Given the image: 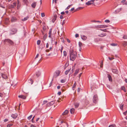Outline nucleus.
Wrapping results in <instances>:
<instances>
[{"label":"nucleus","mask_w":127,"mask_h":127,"mask_svg":"<svg viewBox=\"0 0 127 127\" xmlns=\"http://www.w3.org/2000/svg\"><path fill=\"white\" fill-rule=\"evenodd\" d=\"M66 40H67V42H68V43H70V40H69L68 39H66Z\"/></svg>","instance_id":"052dcab7"},{"label":"nucleus","mask_w":127,"mask_h":127,"mask_svg":"<svg viewBox=\"0 0 127 127\" xmlns=\"http://www.w3.org/2000/svg\"><path fill=\"white\" fill-rule=\"evenodd\" d=\"M28 82L30 84H32L33 81L31 78H30L28 80Z\"/></svg>","instance_id":"a211bd4d"},{"label":"nucleus","mask_w":127,"mask_h":127,"mask_svg":"<svg viewBox=\"0 0 127 127\" xmlns=\"http://www.w3.org/2000/svg\"><path fill=\"white\" fill-rule=\"evenodd\" d=\"M107 77L108 78L110 82H112V77L111 75L109 74H107Z\"/></svg>","instance_id":"2eb2a0df"},{"label":"nucleus","mask_w":127,"mask_h":127,"mask_svg":"<svg viewBox=\"0 0 127 127\" xmlns=\"http://www.w3.org/2000/svg\"><path fill=\"white\" fill-rule=\"evenodd\" d=\"M4 43L6 44V42L8 43L10 45H13L14 44L13 41L9 39H5L4 41Z\"/></svg>","instance_id":"f03ea898"},{"label":"nucleus","mask_w":127,"mask_h":127,"mask_svg":"<svg viewBox=\"0 0 127 127\" xmlns=\"http://www.w3.org/2000/svg\"><path fill=\"white\" fill-rule=\"evenodd\" d=\"M68 63H66L65 64L64 67L65 68H66L68 65Z\"/></svg>","instance_id":"c9c22d12"},{"label":"nucleus","mask_w":127,"mask_h":127,"mask_svg":"<svg viewBox=\"0 0 127 127\" xmlns=\"http://www.w3.org/2000/svg\"><path fill=\"white\" fill-rule=\"evenodd\" d=\"M41 41L39 40H38L37 41V44L38 45H39Z\"/></svg>","instance_id":"a19ab883"},{"label":"nucleus","mask_w":127,"mask_h":127,"mask_svg":"<svg viewBox=\"0 0 127 127\" xmlns=\"http://www.w3.org/2000/svg\"><path fill=\"white\" fill-rule=\"evenodd\" d=\"M65 23L64 20L62 22V25H63Z\"/></svg>","instance_id":"69168bd1"},{"label":"nucleus","mask_w":127,"mask_h":127,"mask_svg":"<svg viewBox=\"0 0 127 127\" xmlns=\"http://www.w3.org/2000/svg\"><path fill=\"white\" fill-rule=\"evenodd\" d=\"M30 127H36L34 126V125L32 124L31 125Z\"/></svg>","instance_id":"0e129e2a"},{"label":"nucleus","mask_w":127,"mask_h":127,"mask_svg":"<svg viewBox=\"0 0 127 127\" xmlns=\"http://www.w3.org/2000/svg\"><path fill=\"white\" fill-rule=\"evenodd\" d=\"M108 27L107 25H97L96 27V28H106Z\"/></svg>","instance_id":"20e7f679"},{"label":"nucleus","mask_w":127,"mask_h":127,"mask_svg":"<svg viewBox=\"0 0 127 127\" xmlns=\"http://www.w3.org/2000/svg\"><path fill=\"white\" fill-rule=\"evenodd\" d=\"M91 2H92L91 0L87 2L86 3V4L88 5H90L92 4L93 3H91Z\"/></svg>","instance_id":"b1692460"},{"label":"nucleus","mask_w":127,"mask_h":127,"mask_svg":"<svg viewBox=\"0 0 127 127\" xmlns=\"http://www.w3.org/2000/svg\"><path fill=\"white\" fill-rule=\"evenodd\" d=\"M47 36V35L46 34L43 36V39L45 41L46 39Z\"/></svg>","instance_id":"bb28decb"},{"label":"nucleus","mask_w":127,"mask_h":127,"mask_svg":"<svg viewBox=\"0 0 127 127\" xmlns=\"http://www.w3.org/2000/svg\"><path fill=\"white\" fill-rule=\"evenodd\" d=\"M121 89L123 90L125 92H126V90L125 87L124 86H123L121 87Z\"/></svg>","instance_id":"cd10ccee"},{"label":"nucleus","mask_w":127,"mask_h":127,"mask_svg":"<svg viewBox=\"0 0 127 127\" xmlns=\"http://www.w3.org/2000/svg\"><path fill=\"white\" fill-rule=\"evenodd\" d=\"M49 46V44L48 43H47L46 45V48H48Z\"/></svg>","instance_id":"680f3d73"},{"label":"nucleus","mask_w":127,"mask_h":127,"mask_svg":"<svg viewBox=\"0 0 127 127\" xmlns=\"http://www.w3.org/2000/svg\"><path fill=\"white\" fill-rule=\"evenodd\" d=\"M17 19L16 18L14 17H12L11 19V21L12 22H14L17 21Z\"/></svg>","instance_id":"423d86ee"},{"label":"nucleus","mask_w":127,"mask_h":127,"mask_svg":"<svg viewBox=\"0 0 127 127\" xmlns=\"http://www.w3.org/2000/svg\"><path fill=\"white\" fill-rule=\"evenodd\" d=\"M13 125V124H9L7 125V127H10L12 126Z\"/></svg>","instance_id":"72a5a7b5"},{"label":"nucleus","mask_w":127,"mask_h":127,"mask_svg":"<svg viewBox=\"0 0 127 127\" xmlns=\"http://www.w3.org/2000/svg\"><path fill=\"white\" fill-rule=\"evenodd\" d=\"M123 105H124L123 104L122 105H121L120 106V109L122 110H123Z\"/></svg>","instance_id":"a18cd8bd"},{"label":"nucleus","mask_w":127,"mask_h":127,"mask_svg":"<svg viewBox=\"0 0 127 127\" xmlns=\"http://www.w3.org/2000/svg\"><path fill=\"white\" fill-rule=\"evenodd\" d=\"M46 29V28L45 26V25H44L43 27V31H42V32L43 34H44V32L45 31Z\"/></svg>","instance_id":"6ab92c4d"},{"label":"nucleus","mask_w":127,"mask_h":127,"mask_svg":"<svg viewBox=\"0 0 127 127\" xmlns=\"http://www.w3.org/2000/svg\"><path fill=\"white\" fill-rule=\"evenodd\" d=\"M61 49H60V51H61V53H62V51H63V50L64 48V47L62 45H61Z\"/></svg>","instance_id":"473e14b6"},{"label":"nucleus","mask_w":127,"mask_h":127,"mask_svg":"<svg viewBox=\"0 0 127 127\" xmlns=\"http://www.w3.org/2000/svg\"><path fill=\"white\" fill-rule=\"evenodd\" d=\"M112 71L114 73H115L117 74L118 73V71L117 69H112Z\"/></svg>","instance_id":"9d476101"},{"label":"nucleus","mask_w":127,"mask_h":127,"mask_svg":"<svg viewBox=\"0 0 127 127\" xmlns=\"http://www.w3.org/2000/svg\"><path fill=\"white\" fill-rule=\"evenodd\" d=\"M47 102V101L46 100H44L43 101L42 105L45 104Z\"/></svg>","instance_id":"49530a36"},{"label":"nucleus","mask_w":127,"mask_h":127,"mask_svg":"<svg viewBox=\"0 0 127 127\" xmlns=\"http://www.w3.org/2000/svg\"><path fill=\"white\" fill-rule=\"evenodd\" d=\"M98 100L97 95H94L93 98V101L94 103H96Z\"/></svg>","instance_id":"7ed1b4c3"},{"label":"nucleus","mask_w":127,"mask_h":127,"mask_svg":"<svg viewBox=\"0 0 127 127\" xmlns=\"http://www.w3.org/2000/svg\"><path fill=\"white\" fill-rule=\"evenodd\" d=\"M29 18L28 17H25L23 19H22V21H25L27 20Z\"/></svg>","instance_id":"c756f323"},{"label":"nucleus","mask_w":127,"mask_h":127,"mask_svg":"<svg viewBox=\"0 0 127 127\" xmlns=\"http://www.w3.org/2000/svg\"><path fill=\"white\" fill-rule=\"evenodd\" d=\"M17 30L16 29H12L11 31L12 32H10V35H11L12 34H15L17 32Z\"/></svg>","instance_id":"39448f33"},{"label":"nucleus","mask_w":127,"mask_h":127,"mask_svg":"<svg viewBox=\"0 0 127 127\" xmlns=\"http://www.w3.org/2000/svg\"><path fill=\"white\" fill-rule=\"evenodd\" d=\"M3 96V94L1 93H0V96L1 97H2Z\"/></svg>","instance_id":"338daca9"},{"label":"nucleus","mask_w":127,"mask_h":127,"mask_svg":"<svg viewBox=\"0 0 127 127\" xmlns=\"http://www.w3.org/2000/svg\"><path fill=\"white\" fill-rule=\"evenodd\" d=\"M68 112V111L67 110H65V111L62 113L63 115H65L67 114Z\"/></svg>","instance_id":"aec40b11"},{"label":"nucleus","mask_w":127,"mask_h":127,"mask_svg":"<svg viewBox=\"0 0 127 127\" xmlns=\"http://www.w3.org/2000/svg\"><path fill=\"white\" fill-rule=\"evenodd\" d=\"M75 111V109L74 108H72L70 110V112L71 114H73Z\"/></svg>","instance_id":"412c9836"},{"label":"nucleus","mask_w":127,"mask_h":127,"mask_svg":"<svg viewBox=\"0 0 127 127\" xmlns=\"http://www.w3.org/2000/svg\"><path fill=\"white\" fill-rule=\"evenodd\" d=\"M10 7L11 8H14V5H13L11 4L10 6Z\"/></svg>","instance_id":"8fccbe9b"},{"label":"nucleus","mask_w":127,"mask_h":127,"mask_svg":"<svg viewBox=\"0 0 127 127\" xmlns=\"http://www.w3.org/2000/svg\"><path fill=\"white\" fill-rule=\"evenodd\" d=\"M13 5H14V7L15 6H16V3L14 2L13 3Z\"/></svg>","instance_id":"774afa93"},{"label":"nucleus","mask_w":127,"mask_h":127,"mask_svg":"<svg viewBox=\"0 0 127 127\" xmlns=\"http://www.w3.org/2000/svg\"><path fill=\"white\" fill-rule=\"evenodd\" d=\"M17 116V115L16 114H12L11 115V116L13 119L16 118Z\"/></svg>","instance_id":"f3484780"},{"label":"nucleus","mask_w":127,"mask_h":127,"mask_svg":"<svg viewBox=\"0 0 127 127\" xmlns=\"http://www.w3.org/2000/svg\"><path fill=\"white\" fill-rule=\"evenodd\" d=\"M122 44L124 47H125L127 45V42H124V43H123Z\"/></svg>","instance_id":"c85d7f7f"},{"label":"nucleus","mask_w":127,"mask_h":127,"mask_svg":"<svg viewBox=\"0 0 127 127\" xmlns=\"http://www.w3.org/2000/svg\"><path fill=\"white\" fill-rule=\"evenodd\" d=\"M80 36L81 39L83 40H85L87 39V37L85 35L81 34Z\"/></svg>","instance_id":"0eeeda50"},{"label":"nucleus","mask_w":127,"mask_h":127,"mask_svg":"<svg viewBox=\"0 0 127 127\" xmlns=\"http://www.w3.org/2000/svg\"><path fill=\"white\" fill-rule=\"evenodd\" d=\"M102 40V39L100 38H95L94 41L95 42H97L99 41H101Z\"/></svg>","instance_id":"6e6552de"},{"label":"nucleus","mask_w":127,"mask_h":127,"mask_svg":"<svg viewBox=\"0 0 127 127\" xmlns=\"http://www.w3.org/2000/svg\"><path fill=\"white\" fill-rule=\"evenodd\" d=\"M103 65V62L102 61L100 63V67H102V66Z\"/></svg>","instance_id":"09e8293b"},{"label":"nucleus","mask_w":127,"mask_h":127,"mask_svg":"<svg viewBox=\"0 0 127 127\" xmlns=\"http://www.w3.org/2000/svg\"><path fill=\"white\" fill-rule=\"evenodd\" d=\"M79 105V104L78 103H75L74 104L75 107L76 108H77L78 107Z\"/></svg>","instance_id":"a878e982"},{"label":"nucleus","mask_w":127,"mask_h":127,"mask_svg":"<svg viewBox=\"0 0 127 127\" xmlns=\"http://www.w3.org/2000/svg\"><path fill=\"white\" fill-rule=\"evenodd\" d=\"M57 17V15L55 14L54 15L53 18L52 19V21L53 23H54Z\"/></svg>","instance_id":"9b49d317"},{"label":"nucleus","mask_w":127,"mask_h":127,"mask_svg":"<svg viewBox=\"0 0 127 127\" xmlns=\"http://www.w3.org/2000/svg\"><path fill=\"white\" fill-rule=\"evenodd\" d=\"M18 97L19 98H21L24 99H26V96L23 95H19Z\"/></svg>","instance_id":"dca6fc26"},{"label":"nucleus","mask_w":127,"mask_h":127,"mask_svg":"<svg viewBox=\"0 0 127 127\" xmlns=\"http://www.w3.org/2000/svg\"><path fill=\"white\" fill-rule=\"evenodd\" d=\"M39 54H37V55H36V56L35 57V59H36L37 58L38 56H39Z\"/></svg>","instance_id":"4d7b16f0"},{"label":"nucleus","mask_w":127,"mask_h":127,"mask_svg":"<svg viewBox=\"0 0 127 127\" xmlns=\"http://www.w3.org/2000/svg\"><path fill=\"white\" fill-rule=\"evenodd\" d=\"M60 72H61L59 70H58L56 71L55 72V73H56V74L57 75V76H55V77H57V76H59V75H60Z\"/></svg>","instance_id":"4468645a"},{"label":"nucleus","mask_w":127,"mask_h":127,"mask_svg":"<svg viewBox=\"0 0 127 127\" xmlns=\"http://www.w3.org/2000/svg\"><path fill=\"white\" fill-rule=\"evenodd\" d=\"M8 119H5L4 120V122H6L7 121H8Z\"/></svg>","instance_id":"6e6d98bb"},{"label":"nucleus","mask_w":127,"mask_h":127,"mask_svg":"<svg viewBox=\"0 0 127 127\" xmlns=\"http://www.w3.org/2000/svg\"><path fill=\"white\" fill-rule=\"evenodd\" d=\"M127 113V110L125 112H123V114H124L126 115V114Z\"/></svg>","instance_id":"13d9d810"},{"label":"nucleus","mask_w":127,"mask_h":127,"mask_svg":"<svg viewBox=\"0 0 127 127\" xmlns=\"http://www.w3.org/2000/svg\"><path fill=\"white\" fill-rule=\"evenodd\" d=\"M82 42H79V45L80 47H81L82 46Z\"/></svg>","instance_id":"37998d69"},{"label":"nucleus","mask_w":127,"mask_h":127,"mask_svg":"<svg viewBox=\"0 0 127 127\" xmlns=\"http://www.w3.org/2000/svg\"><path fill=\"white\" fill-rule=\"evenodd\" d=\"M108 58L110 60H112L114 59V58L113 57L110 58V57H109Z\"/></svg>","instance_id":"603ef678"},{"label":"nucleus","mask_w":127,"mask_h":127,"mask_svg":"<svg viewBox=\"0 0 127 127\" xmlns=\"http://www.w3.org/2000/svg\"><path fill=\"white\" fill-rule=\"evenodd\" d=\"M70 58V60L73 61L76 56L77 53L73 49H71L69 51Z\"/></svg>","instance_id":"f257e3e1"},{"label":"nucleus","mask_w":127,"mask_h":127,"mask_svg":"<svg viewBox=\"0 0 127 127\" xmlns=\"http://www.w3.org/2000/svg\"><path fill=\"white\" fill-rule=\"evenodd\" d=\"M79 36V35L78 34H76L75 35V37L76 38L78 37Z\"/></svg>","instance_id":"5fc2aeb1"},{"label":"nucleus","mask_w":127,"mask_h":127,"mask_svg":"<svg viewBox=\"0 0 127 127\" xmlns=\"http://www.w3.org/2000/svg\"><path fill=\"white\" fill-rule=\"evenodd\" d=\"M64 56L65 57L67 55V53L65 51H64L63 52Z\"/></svg>","instance_id":"2f4dec72"},{"label":"nucleus","mask_w":127,"mask_h":127,"mask_svg":"<svg viewBox=\"0 0 127 127\" xmlns=\"http://www.w3.org/2000/svg\"><path fill=\"white\" fill-rule=\"evenodd\" d=\"M65 82V80H64L62 79L61 80V83H64Z\"/></svg>","instance_id":"864d4df0"},{"label":"nucleus","mask_w":127,"mask_h":127,"mask_svg":"<svg viewBox=\"0 0 127 127\" xmlns=\"http://www.w3.org/2000/svg\"><path fill=\"white\" fill-rule=\"evenodd\" d=\"M1 76L4 79H6L7 78V75L5 74L1 73Z\"/></svg>","instance_id":"f8f14e48"},{"label":"nucleus","mask_w":127,"mask_h":127,"mask_svg":"<svg viewBox=\"0 0 127 127\" xmlns=\"http://www.w3.org/2000/svg\"><path fill=\"white\" fill-rule=\"evenodd\" d=\"M52 29H50V30L49 31V34H52Z\"/></svg>","instance_id":"c03bdc74"},{"label":"nucleus","mask_w":127,"mask_h":127,"mask_svg":"<svg viewBox=\"0 0 127 127\" xmlns=\"http://www.w3.org/2000/svg\"><path fill=\"white\" fill-rule=\"evenodd\" d=\"M76 85V82H75V83H74V85L73 86V87H72V89H73V90H74Z\"/></svg>","instance_id":"7c9ffc66"},{"label":"nucleus","mask_w":127,"mask_h":127,"mask_svg":"<svg viewBox=\"0 0 127 127\" xmlns=\"http://www.w3.org/2000/svg\"><path fill=\"white\" fill-rule=\"evenodd\" d=\"M36 5V2H33L31 5L32 6L33 8H35Z\"/></svg>","instance_id":"5701e85b"},{"label":"nucleus","mask_w":127,"mask_h":127,"mask_svg":"<svg viewBox=\"0 0 127 127\" xmlns=\"http://www.w3.org/2000/svg\"><path fill=\"white\" fill-rule=\"evenodd\" d=\"M55 102L54 101H52L50 102H49L47 104L48 106H49L53 104Z\"/></svg>","instance_id":"ddd939ff"},{"label":"nucleus","mask_w":127,"mask_h":127,"mask_svg":"<svg viewBox=\"0 0 127 127\" xmlns=\"http://www.w3.org/2000/svg\"><path fill=\"white\" fill-rule=\"evenodd\" d=\"M23 1L25 3H26L27 2V0H23Z\"/></svg>","instance_id":"e2e57ef3"},{"label":"nucleus","mask_w":127,"mask_h":127,"mask_svg":"<svg viewBox=\"0 0 127 127\" xmlns=\"http://www.w3.org/2000/svg\"><path fill=\"white\" fill-rule=\"evenodd\" d=\"M123 38L124 39H127V36L126 35H124L123 37Z\"/></svg>","instance_id":"4c0bfd02"},{"label":"nucleus","mask_w":127,"mask_h":127,"mask_svg":"<svg viewBox=\"0 0 127 127\" xmlns=\"http://www.w3.org/2000/svg\"><path fill=\"white\" fill-rule=\"evenodd\" d=\"M41 16L42 17H43L45 16V15L44 13H41Z\"/></svg>","instance_id":"de8ad7c7"},{"label":"nucleus","mask_w":127,"mask_h":127,"mask_svg":"<svg viewBox=\"0 0 127 127\" xmlns=\"http://www.w3.org/2000/svg\"><path fill=\"white\" fill-rule=\"evenodd\" d=\"M105 22L106 23H109L110 21L108 20H106L105 21Z\"/></svg>","instance_id":"3c124183"},{"label":"nucleus","mask_w":127,"mask_h":127,"mask_svg":"<svg viewBox=\"0 0 127 127\" xmlns=\"http://www.w3.org/2000/svg\"><path fill=\"white\" fill-rule=\"evenodd\" d=\"M72 5V4H71V5H69L68 6H67L66 8L65 9V10H68V9L69 8H70V6H71Z\"/></svg>","instance_id":"e433bc0d"},{"label":"nucleus","mask_w":127,"mask_h":127,"mask_svg":"<svg viewBox=\"0 0 127 127\" xmlns=\"http://www.w3.org/2000/svg\"><path fill=\"white\" fill-rule=\"evenodd\" d=\"M79 70L78 69H77L75 70V73H74V75L75 76L78 73Z\"/></svg>","instance_id":"4be33fe9"},{"label":"nucleus","mask_w":127,"mask_h":127,"mask_svg":"<svg viewBox=\"0 0 127 127\" xmlns=\"http://www.w3.org/2000/svg\"><path fill=\"white\" fill-rule=\"evenodd\" d=\"M82 74V73H81L78 76H79V78H80V77Z\"/></svg>","instance_id":"bf43d9fd"},{"label":"nucleus","mask_w":127,"mask_h":127,"mask_svg":"<svg viewBox=\"0 0 127 127\" xmlns=\"http://www.w3.org/2000/svg\"><path fill=\"white\" fill-rule=\"evenodd\" d=\"M107 34L106 33H102L100 34H98V36L100 37H103L107 35Z\"/></svg>","instance_id":"1a4fd4ad"},{"label":"nucleus","mask_w":127,"mask_h":127,"mask_svg":"<svg viewBox=\"0 0 127 127\" xmlns=\"http://www.w3.org/2000/svg\"><path fill=\"white\" fill-rule=\"evenodd\" d=\"M116 127V125L115 124H112L109 125L108 127Z\"/></svg>","instance_id":"ea45409f"},{"label":"nucleus","mask_w":127,"mask_h":127,"mask_svg":"<svg viewBox=\"0 0 127 127\" xmlns=\"http://www.w3.org/2000/svg\"><path fill=\"white\" fill-rule=\"evenodd\" d=\"M111 45L113 46H115L117 45V44L112 43L111 44Z\"/></svg>","instance_id":"58836bf2"},{"label":"nucleus","mask_w":127,"mask_h":127,"mask_svg":"<svg viewBox=\"0 0 127 127\" xmlns=\"http://www.w3.org/2000/svg\"><path fill=\"white\" fill-rule=\"evenodd\" d=\"M70 69H69V70H67L65 72V74L67 75L68 74V72L70 71Z\"/></svg>","instance_id":"f704fd0d"},{"label":"nucleus","mask_w":127,"mask_h":127,"mask_svg":"<svg viewBox=\"0 0 127 127\" xmlns=\"http://www.w3.org/2000/svg\"><path fill=\"white\" fill-rule=\"evenodd\" d=\"M32 115H30V116H29V117H28V119L29 120H30L32 118Z\"/></svg>","instance_id":"79ce46f5"},{"label":"nucleus","mask_w":127,"mask_h":127,"mask_svg":"<svg viewBox=\"0 0 127 127\" xmlns=\"http://www.w3.org/2000/svg\"><path fill=\"white\" fill-rule=\"evenodd\" d=\"M40 72L39 71H38L36 73V75L37 77L39 76L40 75Z\"/></svg>","instance_id":"393cba45"}]
</instances>
